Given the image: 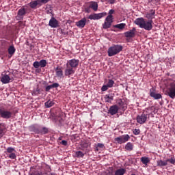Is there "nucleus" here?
I'll return each mask as SVG.
<instances>
[{
    "label": "nucleus",
    "instance_id": "obj_25",
    "mask_svg": "<svg viewBox=\"0 0 175 175\" xmlns=\"http://www.w3.org/2000/svg\"><path fill=\"white\" fill-rule=\"evenodd\" d=\"M157 166H159L160 167H163V166H167V160H158L157 161Z\"/></svg>",
    "mask_w": 175,
    "mask_h": 175
},
{
    "label": "nucleus",
    "instance_id": "obj_21",
    "mask_svg": "<svg viewBox=\"0 0 175 175\" xmlns=\"http://www.w3.org/2000/svg\"><path fill=\"white\" fill-rule=\"evenodd\" d=\"M114 99V94H107L105 96V100L107 103H111V102Z\"/></svg>",
    "mask_w": 175,
    "mask_h": 175
},
{
    "label": "nucleus",
    "instance_id": "obj_34",
    "mask_svg": "<svg viewBox=\"0 0 175 175\" xmlns=\"http://www.w3.org/2000/svg\"><path fill=\"white\" fill-rule=\"evenodd\" d=\"M39 62L40 68H46L47 65V61L46 59H42Z\"/></svg>",
    "mask_w": 175,
    "mask_h": 175
},
{
    "label": "nucleus",
    "instance_id": "obj_53",
    "mask_svg": "<svg viewBox=\"0 0 175 175\" xmlns=\"http://www.w3.org/2000/svg\"><path fill=\"white\" fill-rule=\"evenodd\" d=\"M51 175H57L55 173H51Z\"/></svg>",
    "mask_w": 175,
    "mask_h": 175
},
{
    "label": "nucleus",
    "instance_id": "obj_5",
    "mask_svg": "<svg viewBox=\"0 0 175 175\" xmlns=\"http://www.w3.org/2000/svg\"><path fill=\"white\" fill-rule=\"evenodd\" d=\"M167 94L171 99L175 98V80H172L169 85V88L167 90Z\"/></svg>",
    "mask_w": 175,
    "mask_h": 175
},
{
    "label": "nucleus",
    "instance_id": "obj_47",
    "mask_svg": "<svg viewBox=\"0 0 175 175\" xmlns=\"http://www.w3.org/2000/svg\"><path fill=\"white\" fill-rule=\"evenodd\" d=\"M51 88H53L52 86H51V85H48V86H46V87L45 88V91H46V92H49V91H50V90H51Z\"/></svg>",
    "mask_w": 175,
    "mask_h": 175
},
{
    "label": "nucleus",
    "instance_id": "obj_33",
    "mask_svg": "<svg viewBox=\"0 0 175 175\" xmlns=\"http://www.w3.org/2000/svg\"><path fill=\"white\" fill-rule=\"evenodd\" d=\"M84 155H85V154H84V152H83L80 150L75 152V157L77 158H83Z\"/></svg>",
    "mask_w": 175,
    "mask_h": 175
},
{
    "label": "nucleus",
    "instance_id": "obj_10",
    "mask_svg": "<svg viewBox=\"0 0 175 175\" xmlns=\"http://www.w3.org/2000/svg\"><path fill=\"white\" fill-rule=\"evenodd\" d=\"M79 59H72L66 63V66H70V68H72L76 70L79 66Z\"/></svg>",
    "mask_w": 175,
    "mask_h": 175
},
{
    "label": "nucleus",
    "instance_id": "obj_44",
    "mask_svg": "<svg viewBox=\"0 0 175 175\" xmlns=\"http://www.w3.org/2000/svg\"><path fill=\"white\" fill-rule=\"evenodd\" d=\"M51 86L52 87V88H58V87H59V83H54L52 85H51Z\"/></svg>",
    "mask_w": 175,
    "mask_h": 175
},
{
    "label": "nucleus",
    "instance_id": "obj_43",
    "mask_svg": "<svg viewBox=\"0 0 175 175\" xmlns=\"http://www.w3.org/2000/svg\"><path fill=\"white\" fill-rule=\"evenodd\" d=\"M8 157L9 158H10V159H16V153L14 152L10 153V154Z\"/></svg>",
    "mask_w": 175,
    "mask_h": 175
},
{
    "label": "nucleus",
    "instance_id": "obj_50",
    "mask_svg": "<svg viewBox=\"0 0 175 175\" xmlns=\"http://www.w3.org/2000/svg\"><path fill=\"white\" fill-rule=\"evenodd\" d=\"M97 147H98V148H103L105 145L103 144L98 143L97 144Z\"/></svg>",
    "mask_w": 175,
    "mask_h": 175
},
{
    "label": "nucleus",
    "instance_id": "obj_38",
    "mask_svg": "<svg viewBox=\"0 0 175 175\" xmlns=\"http://www.w3.org/2000/svg\"><path fill=\"white\" fill-rule=\"evenodd\" d=\"M14 151H16L14 148L8 147L7 148V152H8L9 154H12V153L14 152Z\"/></svg>",
    "mask_w": 175,
    "mask_h": 175
},
{
    "label": "nucleus",
    "instance_id": "obj_54",
    "mask_svg": "<svg viewBox=\"0 0 175 175\" xmlns=\"http://www.w3.org/2000/svg\"><path fill=\"white\" fill-rule=\"evenodd\" d=\"M96 151H98V147H96Z\"/></svg>",
    "mask_w": 175,
    "mask_h": 175
},
{
    "label": "nucleus",
    "instance_id": "obj_35",
    "mask_svg": "<svg viewBox=\"0 0 175 175\" xmlns=\"http://www.w3.org/2000/svg\"><path fill=\"white\" fill-rule=\"evenodd\" d=\"M107 85L109 88H112L113 85H114V81L113 79H109Z\"/></svg>",
    "mask_w": 175,
    "mask_h": 175
},
{
    "label": "nucleus",
    "instance_id": "obj_13",
    "mask_svg": "<svg viewBox=\"0 0 175 175\" xmlns=\"http://www.w3.org/2000/svg\"><path fill=\"white\" fill-rule=\"evenodd\" d=\"M75 72H76V70H75V68H72L69 66H66V68L64 71V75L65 76H68V77H70L72 75H75Z\"/></svg>",
    "mask_w": 175,
    "mask_h": 175
},
{
    "label": "nucleus",
    "instance_id": "obj_14",
    "mask_svg": "<svg viewBox=\"0 0 175 175\" xmlns=\"http://www.w3.org/2000/svg\"><path fill=\"white\" fill-rule=\"evenodd\" d=\"M40 128L41 126L38 124H33L29 127V130L30 132H33L34 133L39 134L40 133Z\"/></svg>",
    "mask_w": 175,
    "mask_h": 175
},
{
    "label": "nucleus",
    "instance_id": "obj_24",
    "mask_svg": "<svg viewBox=\"0 0 175 175\" xmlns=\"http://www.w3.org/2000/svg\"><path fill=\"white\" fill-rule=\"evenodd\" d=\"M90 8L92 9L94 12H96L98 10V3L96 1H90L89 3Z\"/></svg>",
    "mask_w": 175,
    "mask_h": 175
},
{
    "label": "nucleus",
    "instance_id": "obj_27",
    "mask_svg": "<svg viewBox=\"0 0 175 175\" xmlns=\"http://www.w3.org/2000/svg\"><path fill=\"white\" fill-rule=\"evenodd\" d=\"M133 144H132L131 142H128L125 145L124 148L126 151H133Z\"/></svg>",
    "mask_w": 175,
    "mask_h": 175
},
{
    "label": "nucleus",
    "instance_id": "obj_37",
    "mask_svg": "<svg viewBox=\"0 0 175 175\" xmlns=\"http://www.w3.org/2000/svg\"><path fill=\"white\" fill-rule=\"evenodd\" d=\"M45 10H46V12L48 14H51V12H53V10H51V5H46V8Z\"/></svg>",
    "mask_w": 175,
    "mask_h": 175
},
{
    "label": "nucleus",
    "instance_id": "obj_3",
    "mask_svg": "<svg viewBox=\"0 0 175 175\" xmlns=\"http://www.w3.org/2000/svg\"><path fill=\"white\" fill-rule=\"evenodd\" d=\"M122 45L120 44H113L108 49V57H114V55H117L119 53L122 51Z\"/></svg>",
    "mask_w": 175,
    "mask_h": 175
},
{
    "label": "nucleus",
    "instance_id": "obj_20",
    "mask_svg": "<svg viewBox=\"0 0 175 175\" xmlns=\"http://www.w3.org/2000/svg\"><path fill=\"white\" fill-rule=\"evenodd\" d=\"M29 5L31 9H36V6H42L40 0L31 1Z\"/></svg>",
    "mask_w": 175,
    "mask_h": 175
},
{
    "label": "nucleus",
    "instance_id": "obj_28",
    "mask_svg": "<svg viewBox=\"0 0 175 175\" xmlns=\"http://www.w3.org/2000/svg\"><path fill=\"white\" fill-rule=\"evenodd\" d=\"M126 170L124 168H120L115 172V175H124L125 174Z\"/></svg>",
    "mask_w": 175,
    "mask_h": 175
},
{
    "label": "nucleus",
    "instance_id": "obj_36",
    "mask_svg": "<svg viewBox=\"0 0 175 175\" xmlns=\"http://www.w3.org/2000/svg\"><path fill=\"white\" fill-rule=\"evenodd\" d=\"M47 132H49V130L47 129V128H46V127L42 128V127H40V133H42L43 135H46V133H47Z\"/></svg>",
    "mask_w": 175,
    "mask_h": 175
},
{
    "label": "nucleus",
    "instance_id": "obj_45",
    "mask_svg": "<svg viewBox=\"0 0 175 175\" xmlns=\"http://www.w3.org/2000/svg\"><path fill=\"white\" fill-rule=\"evenodd\" d=\"M85 13H91V8L90 7V5L87 6L85 8Z\"/></svg>",
    "mask_w": 175,
    "mask_h": 175
},
{
    "label": "nucleus",
    "instance_id": "obj_40",
    "mask_svg": "<svg viewBox=\"0 0 175 175\" xmlns=\"http://www.w3.org/2000/svg\"><path fill=\"white\" fill-rule=\"evenodd\" d=\"M101 2H109L110 5H113V3H116V0H100Z\"/></svg>",
    "mask_w": 175,
    "mask_h": 175
},
{
    "label": "nucleus",
    "instance_id": "obj_49",
    "mask_svg": "<svg viewBox=\"0 0 175 175\" xmlns=\"http://www.w3.org/2000/svg\"><path fill=\"white\" fill-rule=\"evenodd\" d=\"M40 1V3H41V5L42 3H47V2H49V1L51 0H39Z\"/></svg>",
    "mask_w": 175,
    "mask_h": 175
},
{
    "label": "nucleus",
    "instance_id": "obj_55",
    "mask_svg": "<svg viewBox=\"0 0 175 175\" xmlns=\"http://www.w3.org/2000/svg\"><path fill=\"white\" fill-rule=\"evenodd\" d=\"M131 175H136V174H132Z\"/></svg>",
    "mask_w": 175,
    "mask_h": 175
},
{
    "label": "nucleus",
    "instance_id": "obj_23",
    "mask_svg": "<svg viewBox=\"0 0 175 175\" xmlns=\"http://www.w3.org/2000/svg\"><path fill=\"white\" fill-rule=\"evenodd\" d=\"M55 72H56V76L57 77H59V79H62L64 76V71H62V69H61L59 67H57L55 68Z\"/></svg>",
    "mask_w": 175,
    "mask_h": 175
},
{
    "label": "nucleus",
    "instance_id": "obj_48",
    "mask_svg": "<svg viewBox=\"0 0 175 175\" xmlns=\"http://www.w3.org/2000/svg\"><path fill=\"white\" fill-rule=\"evenodd\" d=\"M29 175H43L42 172H36L30 174Z\"/></svg>",
    "mask_w": 175,
    "mask_h": 175
},
{
    "label": "nucleus",
    "instance_id": "obj_51",
    "mask_svg": "<svg viewBox=\"0 0 175 175\" xmlns=\"http://www.w3.org/2000/svg\"><path fill=\"white\" fill-rule=\"evenodd\" d=\"M61 143L63 146H68V142L66 140H62Z\"/></svg>",
    "mask_w": 175,
    "mask_h": 175
},
{
    "label": "nucleus",
    "instance_id": "obj_30",
    "mask_svg": "<svg viewBox=\"0 0 175 175\" xmlns=\"http://www.w3.org/2000/svg\"><path fill=\"white\" fill-rule=\"evenodd\" d=\"M55 104V103H54V101L53 100H48L44 103L45 107H46L47 109L50 108V107H53V106H54V105Z\"/></svg>",
    "mask_w": 175,
    "mask_h": 175
},
{
    "label": "nucleus",
    "instance_id": "obj_41",
    "mask_svg": "<svg viewBox=\"0 0 175 175\" xmlns=\"http://www.w3.org/2000/svg\"><path fill=\"white\" fill-rule=\"evenodd\" d=\"M133 133L135 135H140V129H135L133 131Z\"/></svg>",
    "mask_w": 175,
    "mask_h": 175
},
{
    "label": "nucleus",
    "instance_id": "obj_46",
    "mask_svg": "<svg viewBox=\"0 0 175 175\" xmlns=\"http://www.w3.org/2000/svg\"><path fill=\"white\" fill-rule=\"evenodd\" d=\"M167 162L171 163L172 165H175V159L171 158L169 159H167Z\"/></svg>",
    "mask_w": 175,
    "mask_h": 175
},
{
    "label": "nucleus",
    "instance_id": "obj_39",
    "mask_svg": "<svg viewBox=\"0 0 175 175\" xmlns=\"http://www.w3.org/2000/svg\"><path fill=\"white\" fill-rule=\"evenodd\" d=\"M33 66L36 69H38L40 66V62H38V61L34 62L33 64Z\"/></svg>",
    "mask_w": 175,
    "mask_h": 175
},
{
    "label": "nucleus",
    "instance_id": "obj_29",
    "mask_svg": "<svg viewBox=\"0 0 175 175\" xmlns=\"http://www.w3.org/2000/svg\"><path fill=\"white\" fill-rule=\"evenodd\" d=\"M125 27H126V24L125 23H120L113 25V28H117L118 29H124Z\"/></svg>",
    "mask_w": 175,
    "mask_h": 175
},
{
    "label": "nucleus",
    "instance_id": "obj_4",
    "mask_svg": "<svg viewBox=\"0 0 175 175\" xmlns=\"http://www.w3.org/2000/svg\"><path fill=\"white\" fill-rule=\"evenodd\" d=\"M114 10H110L108 12V16L106 17L104 24L103 25V27L104 29H107L111 27V24L113 23V21L114 20V17L113 14H114Z\"/></svg>",
    "mask_w": 175,
    "mask_h": 175
},
{
    "label": "nucleus",
    "instance_id": "obj_8",
    "mask_svg": "<svg viewBox=\"0 0 175 175\" xmlns=\"http://www.w3.org/2000/svg\"><path fill=\"white\" fill-rule=\"evenodd\" d=\"M107 16V12H100L98 14H92L88 16L89 20H100L103 17Z\"/></svg>",
    "mask_w": 175,
    "mask_h": 175
},
{
    "label": "nucleus",
    "instance_id": "obj_22",
    "mask_svg": "<svg viewBox=\"0 0 175 175\" xmlns=\"http://www.w3.org/2000/svg\"><path fill=\"white\" fill-rule=\"evenodd\" d=\"M118 105L119 106V109H122L123 111H125L126 110V105L122 100H119L118 101Z\"/></svg>",
    "mask_w": 175,
    "mask_h": 175
},
{
    "label": "nucleus",
    "instance_id": "obj_31",
    "mask_svg": "<svg viewBox=\"0 0 175 175\" xmlns=\"http://www.w3.org/2000/svg\"><path fill=\"white\" fill-rule=\"evenodd\" d=\"M141 162L145 165L146 166H147V165L150 162V159L148 157H142L141 158Z\"/></svg>",
    "mask_w": 175,
    "mask_h": 175
},
{
    "label": "nucleus",
    "instance_id": "obj_12",
    "mask_svg": "<svg viewBox=\"0 0 175 175\" xmlns=\"http://www.w3.org/2000/svg\"><path fill=\"white\" fill-rule=\"evenodd\" d=\"M49 25L51 27V28H58L59 27V23L55 18L52 16L49 20Z\"/></svg>",
    "mask_w": 175,
    "mask_h": 175
},
{
    "label": "nucleus",
    "instance_id": "obj_26",
    "mask_svg": "<svg viewBox=\"0 0 175 175\" xmlns=\"http://www.w3.org/2000/svg\"><path fill=\"white\" fill-rule=\"evenodd\" d=\"M150 95L151 98H154V99H161L162 98L161 94L155 93L154 92H150Z\"/></svg>",
    "mask_w": 175,
    "mask_h": 175
},
{
    "label": "nucleus",
    "instance_id": "obj_18",
    "mask_svg": "<svg viewBox=\"0 0 175 175\" xmlns=\"http://www.w3.org/2000/svg\"><path fill=\"white\" fill-rule=\"evenodd\" d=\"M118 106H117L116 105L110 107L109 109V114H111V116H114L115 114H117V113H118Z\"/></svg>",
    "mask_w": 175,
    "mask_h": 175
},
{
    "label": "nucleus",
    "instance_id": "obj_15",
    "mask_svg": "<svg viewBox=\"0 0 175 175\" xmlns=\"http://www.w3.org/2000/svg\"><path fill=\"white\" fill-rule=\"evenodd\" d=\"M87 24V18L84 17L78 22H76V25L78 28H84Z\"/></svg>",
    "mask_w": 175,
    "mask_h": 175
},
{
    "label": "nucleus",
    "instance_id": "obj_7",
    "mask_svg": "<svg viewBox=\"0 0 175 175\" xmlns=\"http://www.w3.org/2000/svg\"><path fill=\"white\" fill-rule=\"evenodd\" d=\"M129 139H131V137L129 135L126 134L115 138V142H117L118 144H122L124 143H126Z\"/></svg>",
    "mask_w": 175,
    "mask_h": 175
},
{
    "label": "nucleus",
    "instance_id": "obj_52",
    "mask_svg": "<svg viewBox=\"0 0 175 175\" xmlns=\"http://www.w3.org/2000/svg\"><path fill=\"white\" fill-rule=\"evenodd\" d=\"M36 92H39V89L37 88V89L36 90Z\"/></svg>",
    "mask_w": 175,
    "mask_h": 175
},
{
    "label": "nucleus",
    "instance_id": "obj_42",
    "mask_svg": "<svg viewBox=\"0 0 175 175\" xmlns=\"http://www.w3.org/2000/svg\"><path fill=\"white\" fill-rule=\"evenodd\" d=\"M107 90H109V86H107V85H103V87L101 88V91L103 92H105V91H107Z\"/></svg>",
    "mask_w": 175,
    "mask_h": 175
},
{
    "label": "nucleus",
    "instance_id": "obj_9",
    "mask_svg": "<svg viewBox=\"0 0 175 175\" xmlns=\"http://www.w3.org/2000/svg\"><path fill=\"white\" fill-rule=\"evenodd\" d=\"M27 14V8L25 6L22 7L21 9L18 10L16 19L17 20H23L24 16Z\"/></svg>",
    "mask_w": 175,
    "mask_h": 175
},
{
    "label": "nucleus",
    "instance_id": "obj_19",
    "mask_svg": "<svg viewBox=\"0 0 175 175\" xmlns=\"http://www.w3.org/2000/svg\"><path fill=\"white\" fill-rule=\"evenodd\" d=\"M5 133H6V126L5 123H0V139L5 136Z\"/></svg>",
    "mask_w": 175,
    "mask_h": 175
},
{
    "label": "nucleus",
    "instance_id": "obj_11",
    "mask_svg": "<svg viewBox=\"0 0 175 175\" xmlns=\"http://www.w3.org/2000/svg\"><path fill=\"white\" fill-rule=\"evenodd\" d=\"M14 80L13 77L5 74L2 75V77L1 78V81L3 83V84H9V83H12Z\"/></svg>",
    "mask_w": 175,
    "mask_h": 175
},
{
    "label": "nucleus",
    "instance_id": "obj_2",
    "mask_svg": "<svg viewBox=\"0 0 175 175\" xmlns=\"http://www.w3.org/2000/svg\"><path fill=\"white\" fill-rule=\"evenodd\" d=\"M13 117V110L0 106V118L3 120H10Z\"/></svg>",
    "mask_w": 175,
    "mask_h": 175
},
{
    "label": "nucleus",
    "instance_id": "obj_32",
    "mask_svg": "<svg viewBox=\"0 0 175 175\" xmlns=\"http://www.w3.org/2000/svg\"><path fill=\"white\" fill-rule=\"evenodd\" d=\"M14 53H16V48H14V46L11 45L8 48V54H10V55H13V54H14Z\"/></svg>",
    "mask_w": 175,
    "mask_h": 175
},
{
    "label": "nucleus",
    "instance_id": "obj_1",
    "mask_svg": "<svg viewBox=\"0 0 175 175\" xmlns=\"http://www.w3.org/2000/svg\"><path fill=\"white\" fill-rule=\"evenodd\" d=\"M145 17L148 21L143 17L137 18L134 21V24L138 25L139 28H143L146 31H151V29H152V24H154L152 20L155 18V10H150L148 12H146Z\"/></svg>",
    "mask_w": 175,
    "mask_h": 175
},
{
    "label": "nucleus",
    "instance_id": "obj_6",
    "mask_svg": "<svg viewBox=\"0 0 175 175\" xmlns=\"http://www.w3.org/2000/svg\"><path fill=\"white\" fill-rule=\"evenodd\" d=\"M150 116L148 114L146 113H142L141 115H138L137 116V122L138 124H140L141 125H143V124H146L147 120H148Z\"/></svg>",
    "mask_w": 175,
    "mask_h": 175
},
{
    "label": "nucleus",
    "instance_id": "obj_17",
    "mask_svg": "<svg viewBox=\"0 0 175 175\" xmlns=\"http://www.w3.org/2000/svg\"><path fill=\"white\" fill-rule=\"evenodd\" d=\"M80 146L82 151H88V147H91V143L88 142H83L81 143Z\"/></svg>",
    "mask_w": 175,
    "mask_h": 175
},
{
    "label": "nucleus",
    "instance_id": "obj_16",
    "mask_svg": "<svg viewBox=\"0 0 175 175\" xmlns=\"http://www.w3.org/2000/svg\"><path fill=\"white\" fill-rule=\"evenodd\" d=\"M135 32H136V28L133 27L131 30L126 31L124 33V36L126 38H135Z\"/></svg>",
    "mask_w": 175,
    "mask_h": 175
}]
</instances>
